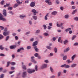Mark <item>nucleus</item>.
Wrapping results in <instances>:
<instances>
[{"label": "nucleus", "mask_w": 78, "mask_h": 78, "mask_svg": "<svg viewBox=\"0 0 78 78\" xmlns=\"http://www.w3.org/2000/svg\"><path fill=\"white\" fill-rule=\"evenodd\" d=\"M4 1L3 0H2L1 1V4L2 5H3V3H4Z\"/></svg>", "instance_id": "c03bdc74"}, {"label": "nucleus", "mask_w": 78, "mask_h": 78, "mask_svg": "<svg viewBox=\"0 0 78 78\" xmlns=\"http://www.w3.org/2000/svg\"><path fill=\"white\" fill-rule=\"evenodd\" d=\"M55 78V76H54V75L51 76V78Z\"/></svg>", "instance_id": "774afa93"}, {"label": "nucleus", "mask_w": 78, "mask_h": 78, "mask_svg": "<svg viewBox=\"0 0 78 78\" xmlns=\"http://www.w3.org/2000/svg\"><path fill=\"white\" fill-rule=\"evenodd\" d=\"M76 55H74L71 57V59L72 60V61H73L74 60V58H75L76 57Z\"/></svg>", "instance_id": "1a4fd4ad"}, {"label": "nucleus", "mask_w": 78, "mask_h": 78, "mask_svg": "<svg viewBox=\"0 0 78 78\" xmlns=\"http://www.w3.org/2000/svg\"><path fill=\"white\" fill-rule=\"evenodd\" d=\"M76 35H74L73 36L72 39V40H74L76 37Z\"/></svg>", "instance_id": "412c9836"}, {"label": "nucleus", "mask_w": 78, "mask_h": 78, "mask_svg": "<svg viewBox=\"0 0 78 78\" xmlns=\"http://www.w3.org/2000/svg\"><path fill=\"white\" fill-rule=\"evenodd\" d=\"M11 63L10 62H7V65H6V67H8L9 66V64Z\"/></svg>", "instance_id": "aec40b11"}, {"label": "nucleus", "mask_w": 78, "mask_h": 78, "mask_svg": "<svg viewBox=\"0 0 78 78\" xmlns=\"http://www.w3.org/2000/svg\"><path fill=\"white\" fill-rule=\"evenodd\" d=\"M0 28H1V29L2 30H3L4 29V27H2L1 26H0Z\"/></svg>", "instance_id": "bf43d9fd"}, {"label": "nucleus", "mask_w": 78, "mask_h": 78, "mask_svg": "<svg viewBox=\"0 0 78 78\" xmlns=\"http://www.w3.org/2000/svg\"><path fill=\"white\" fill-rule=\"evenodd\" d=\"M9 38V36H6V38H5V41H8Z\"/></svg>", "instance_id": "c85d7f7f"}, {"label": "nucleus", "mask_w": 78, "mask_h": 78, "mask_svg": "<svg viewBox=\"0 0 78 78\" xmlns=\"http://www.w3.org/2000/svg\"><path fill=\"white\" fill-rule=\"evenodd\" d=\"M57 27H62L61 26V25H60V24H59L58 23H57Z\"/></svg>", "instance_id": "58836bf2"}, {"label": "nucleus", "mask_w": 78, "mask_h": 78, "mask_svg": "<svg viewBox=\"0 0 78 78\" xmlns=\"http://www.w3.org/2000/svg\"><path fill=\"white\" fill-rule=\"evenodd\" d=\"M22 69H23L24 70H26L27 69L26 66L25 65H22Z\"/></svg>", "instance_id": "f3484780"}, {"label": "nucleus", "mask_w": 78, "mask_h": 78, "mask_svg": "<svg viewBox=\"0 0 78 78\" xmlns=\"http://www.w3.org/2000/svg\"><path fill=\"white\" fill-rule=\"evenodd\" d=\"M6 6H7L8 7H9L10 6V5L9 4H6Z\"/></svg>", "instance_id": "13d9d810"}, {"label": "nucleus", "mask_w": 78, "mask_h": 78, "mask_svg": "<svg viewBox=\"0 0 78 78\" xmlns=\"http://www.w3.org/2000/svg\"><path fill=\"white\" fill-rule=\"evenodd\" d=\"M16 2L18 3V4H19V5H20L22 3V2H20L19 0H16Z\"/></svg>", "instance_id": "2f4dec72"}, {"label": "nucleus", "mask_w": 78, "mask_h": 78, "mask_svg": "<svg viewBox=\"0 0 78 78\" xmlns=\"http://www.w3.org/2000/svg\"><path fill=\"white\" fill-rule=\"evenodd\" d=\"M15 64V63L14 62H12V63H11V65H14Z\"/></svg>", "instance_id": "69168bd1"}, {"label": "nucleus", "mask_w": 78, "mask_h": 78, "mask_svg": "<svg viewBox=\"0 0 78 78\" xmlns=\"http://www.w3.org/2000/svg\"><path fill=\"white\" fill-rule=\"evenodd\" d=\"M40 30H38L36 31V33H40Z\"/></svg>", "instance_id": "49530a36"}, {"label": "nucleus", "mask_w": 78, "mask_h": 78, "mask_svg": "<svg viewBox=\"0 0 78 78\" xmlns=\"http://www.w3.org/2000/svg\"><path fill=\"white\" fill-rule=\"evenodd\" d=\"M31 46H28L27 47V49H28V50H29L30 49H31Z\"/></svg>", "instance_id": "09e8293b"}, {"label": "nucleus", "mask_w": 78, "mask_h": 78, "mask_svg": "<svg viewBox=\"0 0 78 78\" xmlns=\"http://www.w3.org/2000/svg\"><path fill=\"white\" fill-rule=\"evenodd\" d=\"M74 20L78 22V17H75V18H74Z\"/></svg>", "instance_id": "72a5a7b5"}, {"label": "nucleus", "mask_w": 78, "mask_h": 78, "mask_svg": "<svg viewBox=\"0 0 78 78\" xmlns=\"http://www.w3.org/2000/svg\"><path fill=\"white\" fill-rule=\"evenodd\" d=\"M27 75V73L26 72H24L22 74V77L23 78H24Z\"/></svg>", "instance_id": "0eeeda50"}, {"label": "nucleus", "mask_w": 78, "mask_h": 78, "mask_svg": "<svg viewBox=\"0 0 78 78\" xmlns=\"http://www.w3.org/2000/svg\"><path fill=\"white\" fill-rule=\"evenodd\" d=\"M50 70L52 73H53L54 70L51 67H50Z\"/></svg>", "instance_id": "cd10ccee"}, {"label": "nucleus", "mask_w": 78, "mask_h": 78, "mask_svg": "<svg viewBox=\"0 0 78 78\" xmlns=\"http://www.w3.org/2000/svg\"><path fill=\"white\" fill-rule=\"evenodd\" d=\"M47 67V65L45 64H43L41 66V69H44L45 68H46Z\"/></svg>", "instance_id": "39448f33"}, {"label": "nucleus", "mask_w": 78, "mask_h": 78, "mask_svg": "<svg viewBox=\"0 0 78 78\" xmlns=\"http://www.w3.org/2000/svg\"><path fill=\"white\" fill-rule=\"evenodd\" d=\"M9 13L11 14H12V15H13V13L11 11H10L9 12Z\"/></svg>", "instance_id": "864d4df0"}, {"label": "nucleus", "mask_w": 78, "mask_h": 78, "mask_svg": "<svg viewBox=\"0 0 78 78\" xmlns=\"http://www.w3.org/2000/svg\"><path fill=\"white\" fill-rule=\"evenodd\" d=\"M20 5V4H19L17 3H16L15 4H14V5L13 8H16L17 7V6H18V5Z\"/></svg>", "instance_id": "ddd939ff"}, {"label": "nucleus", "mask_w": 78, "mask_h": 78, "mask_svg": "<svg viewBox=\"0 0 78 78\" xmlns=\"http://www.w3.org/2000/svg\"><path fill=\"white\" fill-rule=\"evenodd\" d=\"M35 6V3L34 2H31L30 4V6L31 7H34Z\"/></svg>", "instance_id": "20e7f679"}, {"label": "nucleus", "mask_w": 78, "mask_h": 78, "mask_svg": "<svg viewBox=\"0 0 78 78\" xmlns=\"http://www.w3.org/2000/svg\"><path fill=\"white\" fill-rule=\"evenodd\" d=\"M61 38H62V37H60L58 38V42H60V41H61Z\"/></svg>", "instance_id": "c756f323"}, {"label": "nucleus", "mask_w": 78, "mask_h": 78, "mask_svg": "<svg viewBox=\"0 0 78 78\" xmlns=\"http://www.w3.org/2000/svg\"><path fill=\"white\" fill-rule=\"evenodd\" d=\"M33 19H34V20H37V16H33Z\"/></svg>", "instance_id": "4be33fe9"}, {"label": "nucleus", "mask_w": 78, "mask_h": 78, "mask_svg": "<svg viewBox=\"0 0 78 78\" xmlns=\"http://www.w3.org/2000/svg\"><path fill=\"white\" fill-rule=\"evenodd\" d=\"M46 48L49 50H51V48L49 46H47L46 47Z\"/></svg>", "instance_id": "4c0bfd02"}, {"label": "nucleus", "mask_w": 78, "mask_h": 78, "mask_svg": "<svg viewBox=\"0 0 78 78\" xmlns=\"http://www.w3.org/2000/svg\"><path fill=\"white\" fill-rule=\"evenodd\" d=\"M65 18L66 19V18H69V16L68 15H65Z\"/></svg>", "instance_id": "e433bc0d"}, {"label": "nucleus", "mask_w": 78, "mask_h": 78, "mask_svg": "<svg viewBox=\"0 0 78 78\" xmlns=\"http://www.w3.org/2000/svg\"><path fill=\"white\" fill-rule=\"evenodd\" d=\"M49 13H47L45 16H44V20H47L48 19L47 17L48 16Z\"/></svg>", "instance_id": "9b49d317"}, {"label": "nucleus", "mask_w": 78, "mask_h": 78, "mask_svg": "<svg viewBox=\"0 0 78 78\" xmlns=\"http://www.w3.org/2000/svg\"><path fill=\"white\" fill-rule=\"evenodd\" d=\"M35 72V70H32L31 69H28L27 72L31 74Z\"/></svg>", "instance_id": "f257e3e1"}, {"label": "nucleus", "mask_w": 78, "mask_h": 78, "mask_svg": "<svg viewBox=\"0 0 78 78\" xmlns=\"http://www.w3.org/2000/svg\"><path fill=\"white\" fill-rule=\"evenodd\" d=\"M19 50H24V48H23L22 47V48H20V49H18Z\"/></svg>", "instance_id": "052dcab7"}, {"label": "nucleus", "mask_w": 78, "mask_h": 78, "mask_svg": "<svg viewBox=\"0 0 78 78\" xmlns=\"http://www.w3.org/2000/svg\"><path fill=\"white\" fill-rule=\"evenodd\" d=\"M37 66H35V70H36V71H37L38 69H37Z\"/></svg>", "instance_id": "37998d69"}, {"label": "nucleus", "mask_w": 78, "mask_h": 78, "mask_svg": "<svg viewBox=\"0 0 78 78\" xmlns=\"http://www.w3.org/2000/svg\"><path fill=\"white\" fill-rule=\"evenodd\" d=\"M51 28H52V27H50L49 26H48V30H50Z\"/></svg>", "instance_id": "680f3d73"}, {"label": "nucleus", "mask_w": 78, "mask_h": 78, "mask_svg": "<svg viewBox=\"0 0 78 78\" xmlns=\"http://www.w3.org/2000/svg\"><path fill=\"white\" fill-rule=\"evenodd\" d=\"M16 45H13V46H10V49H13V48H14L16 47Z\"/></svg>", "instance_id": "f8f14e48"}, {"label": "nucleus", "mask_w": 78, "mask_h": 78, "mask_svg": "<svg viewBox=\"0 0 78 78\" xmlns=\"http://www.w3.org/2000/svg\"><path fill=\"white\" fill-rule=\"evenodd\" d=\"M3 36H2V35L0 34V40L2 39L3 38Z\"/></svg>", "instance_id": "ea45409f"}, {"label": "nucleus", "mask_w": 78, "mask_h": 78, "mask_svg": "<svg viewBox=\"0 0 78 78\" xmlns=\"http://www.w3.org/2000/svg\"><path fill=\"white\" fill-rule=\"evenodd\" d=\"M77 65L76 64H73L71 66V67L72 68H74Z\"/></svg>", "instance_id": "6ab92c4d"}, {"label": "nucleus", "mask_w": 78, "mask_h": 78, "mask_svg": "<svg viewBox=\"0 0 78 78\" xmlns=\"http://www.w3.org/2000/svg\"><path fill=\"white\" fill-rule=\"evenodd\" d=\"M76 8V7L75 6H72V9H74Z\"/></svg>", "instance_id": "5fc2aeb1"}, {"label": "nucleus", "mask_w": 78, "mask_h": 78, "mask_svg": "<svg viewBox=\"0 0 78 78\" xmlns=\"http://www.w3.org/2000/svg\"><path fill=\"white\" fill-rule=\"evenodd\" d=\"M67 43H68V41L66 40L64 41V44H67Z\"/></svg>", "instance_id": "473e14b6"}, {"label": "nucleus", "mask_w": 78, "mask_h": 78, "mask_svg": "<svg viewBox=\"0 0 78 78\" xmlns=\"http://www.w3.org/2000/svg\"><path fill=\"white\" fill-rule=\"evenodd\" d=\"M11 70H13L14 69H15V68L14 67H11Z\"/></svg>", "instance_id": "e2e57ef3"}, {"label": "nucleus", "mask_w": 78, "mask_h": 78, "mask_svg": "<svg viewBox=\"0 0 78 78\" xmlns=\"http://www.w3.org/2000/svg\"><path fill=\"white\" fill-rule=\"evenodd\" d=\"M5 55L3 54H1L0 55V56H4Z\"/></svg>", "instance_id": "338daca9"}, {"label": "nucleus", "mask_w": 78, "mask_h": 78, "mask_svg": "<svg viewBox=\"0 0 78 78\" xmlns=\"http://www.w3.org/2000/svg\"><path fill=\"white\" fill-rule=\"evenodd\" d=\"M35 56L36 57H37L39 56V54L37 53H36L35 54Z\"/></svg>", "instance_id": "a19ab883"}, {"label": "nucleus", "mask_w": 78, "mask_h": 78, "mask_svg": "<svg viewBox=\"0 0 78 78\" xmlns=\"http://www.w3.org/2000/svg\"><path fill=\"white\" fill-rule=\"evenodd\" d=\"M34 48L35 49V51L37 52H38V51L39 50L37 48V47L36 46L34 47Z\"/></svg>", "instance_id": "5701e85b"}, {"label": "nucleus", "mask_w": 78, "mask_h": 78, "mask_svg": "<svg viewBox=\"0 0 78 78\" xmlns=\"http://www.w3.org/2000/svg\"><path fill=\"white\" fill-rule=\"evenodd\" d=\"M37 45V41H36L33 43V46H35L36 45Z\"/></svg>", "instance_id": "9d476101"}, {"label": "nucleus", "mask_w": 78, "mask_h": 78, "mask_svg": "<svg viewBox=\"0 0 78 78\" xmlns=\"http://www.w3.org/2000/svg\"><path fill=\"white\" fill-rule=\"evenodd\" d=\"M51 14L52 15H55L56 14H57V12L55 11L53 12H52Z\"/></svg>", "instance_id": "a211bd4d"}, {"label": "nucleus", "mask_w": 78, "mask_h": 78, "mask_svg": "<svg viewBox=\"0 0 78 78\" xmlns=\"http://www.w3.org/2000/svg\"><path fill=\"white\" fill-rule=\"evenodd\" d=\"M25 3H29V1L28 0H26V1L25 2Z\"/></svg>", "instance_id": "0e129e2a"}, {"label": "nucleus", "mask_w": 78, "mask_h": 78, "mask_svg": "<svg viewBox=\"0 0 78 78\" xmlns=\"http://www.w3.org/2000/svg\"><path fill=\"white\" fill-rule=\"evenodd\" d=\"M70 67V66L69 65H66V64L65 66V68H66V69H69Z\"/></svg>", "instance_id": "2eb2a0df"}, {"label": "nucleus", "mask_w": 78, "mask_h": 78, "mask_svg": "<svg viewBox=\"0 0 78 78\" xmlns=\"http://www.w3.org/2000/svg\"><path fill=\"white\" fill-rule=\"evenodd\" d=\"M12 8L11 7L8 8V10H12Z\"/></svg>", "instance_id": "3c124183"}, {"label": "nucleus", "mask_w": 78, "mask_h": 78, "mask_svg": "<svg viewBox=\"0 0 78 78\" xmlns=\"http://www.w3.org/2000/svg\"><path fill=\"white\" fill-rule=\"evenodd\" d=\"M54 51L55 53H57V48H54Z\"/></svg>", "instance_id": "f704fd0d"}, {"label": "nucleus", "mask_w": 78, "mask_h": 78, "mask_svg": "<svg viewBox=\"0 0 78 78\" xmlns=\"http://www.w3.org/2000/svg\"><path fill=\"white\" fill-rule=\"evenodd\" d=\"M31 62H33L34 63H37V62L35 61L33 59L34 58V56L31 57Z\"/></svg>", "instance_id": "423d86ee"}, {"label": "nucleus", "mask_w": 78, "mask_h": 78, "mask_svg": "<svg viewBox=\"0 0 78 78\" xmlns=\"http://www.w3.org/2000/svg\"><path fill=\"white\" fill-rule=\"evenodd\" d=\"M0 49L2 50H3L4 49V47H2V45L0 46Z\"/></svg>", "instance_id": "bb28decb"}, {"label": "nucleus", "mask_w": 78, "mask_h": 78, "mask_svg": "<svg viewBox=\"0 0 78 78\" xmlns=\"http://www.w3.org/2000/svg\"><path fill=\"white\" fill-rule=\"evenodd\" d=\"M49 25L51 27L52 26V23H49Z\"/></svg>", "instance_id": "4d7b16f0"}, {"label": "nucleus", "mask_w": 78, "mask_h": 78, "mask_svg": "<svg viewBox=\"0 0 78 78\" xmlns=\"http://www.w3.org/2000/svg\"><path fill=\"white\" fill-rule=\"evenodd\" d=\"M31 12H36V10L35 9H33L32 10V11H31Z\"/></svg>", "instance_id": "de8ad7c7"}, {"label": "nucleus", "mask_w": 78, "mask_h": 78, "mask_svg": "<svg viewBox=\"0 0 78 78\" xmlns=\"http://www.w3.org/2000/svg\"><path fill=\"white\" fill-rule=\"evenodd\" d=\"M67 57L66 56H64V57H63V60H66Z\"/></svg>", "instance_id": "393cba45"}, {"label": "nucleus", "mask_w": 78, "mask_h": 78, "mask_svg": "<svg viewBox=\"0 0 78 78\" xmlns=\"http://www.w3.org/2000/svg\"><path fill=\"white\" fill-rule=\"evenodd\" d=\"M61 74L62 72H58V77L60 76H61Z\"/></svg>", "instance_id": "b1692460"}, {"label": "nucleus", "mask_w": 78, "mask_h": 78, "mask_svg": "<svg viewBox=\"0 0 78 78\" xmlns=\"http://www.w3.org/2000/svg\"><path fill=\"white\" fill-rule=\"evenodd\" d=\"M66 64H64L63 65H62L60 66V67H62V68L65 67Z\"/></svg>", "instance_id": "a18cd8bd"}, {"label": "nucleus", "mask_w": 78, "mask_h": 78, "mask_svg": "<svg viewBox=\"0 0 78 78\" xmlns=\"http://www.w3.org/2000/svg\"><path fill=\"white\" fill-rule=\"evenodd\" d=\"M3 15L5 16H7V13L6 12V10L5 9H4L3 11Z\"/></svg>", "instance_id": "6e6552de"}, {"label": "nucleus", "mask_w": 78, "mask_h": 78, "mask_svg": "<svg viewBox=\"0 0 78 78\" xmlns=\"http://www.w3.org/2000/svg\"><path fill=\"white\" fill-rule=\"evenodd\" d=\"M74 46H77L78 45V43H75L74 44Z\"/></svg>", "instance_id": "6e6d98bb"}, {"label": "nucleus", "mask_w": 78, "mask_h": 78, "mask_svg": "<svg viewBox=\"0 0 78 78\" xmlns=\"http://www.w3.org/2000/svg\"><path fill=\"white\" fill-rule=\"evenodd\" d=\"M77 11V9H75V10H74L72 12V15H74L75 13H76Z\"/></svg>", "instance_id": "4468645a"}, {"label": "nucleus", "mask_w": 78, "mask_h": 78, "mask_svg": "<svg viewBox=\"0 0 78 78\" xmlns=\"http://www.w3.org/2000/svg\"><path fill=\"white\" fill-rule=\"evenodd\" d=\"M4 76V74H2V75L0 76V78H3Z\"/></svg>", "instance_id": "c9c22d12"}, {"label": "nucleus", "mask_w": 78, "mask_h": 78, "mask_svg": "<svg viewBox=\"0 0 78 78\" xmlns=\"http://www.w3.org/2000/svg\"><path fill=\"white\" fill-rule=\"evenodd\" d=\"M69 50V47L66 50H64V52H67Z\"/></svg>", "instance_id": "dca6fc26"}, {"label": "nucleus", "mask_w": 78, "mask_h": 78, "mask_svg": "<svg viewBox=\"0 0 78 78\" xmlns=\"http://www.w3.org/2000/svg\"><path fill=\"white\" fill-rule=\"evenodd\" d=\"M51 0H46L45 1V2L47 4H48L49 5H52V3L50 2Z\"/></svg>", "instance_id": "f03ea898"}, {"label": "nucleus", "mask_w": 78, "mask_h": 78, "mask_svg": "<svg viewBox=\"0 0 78 78\" xmlns=\"http://www.w3.org/2000/svg\"><path fill=\"white\" fill-rule=\"evenodd\" d=\"M9 31H6L5 32H3V35L5 36L9 35Z\"/></svg>", "instance_id": "7ed1b4c3"}, {"label": "nucleus", "mask_w": 78, "mask_h": 78, "mask_svg": "<svg viewBox=\"0 0 78 78\" xmlns=\"http://www.w3.org/2000/svg\"><path fill=\"white\" fill-rule=\"evenodd\" d=\"M43 27L44 28V30H45L47 29V26L45 25H43Z\"/></svg>", "instance_id": "79ce46f5"}, {"label": "nucleus", "mask_w": 78, "mask_h": 78, "mask_svg": "<svg viewBox=\"0 0 78 78\" xmlns=\"http://www.w3.org/2000/svg\"><path fill=\"white\" fill-rule=\"evenodd\" d=\"M0 16V20H2V19H3L4 18H3V16Z\"/></svg>", "instance_id": "8fccbe9b"}, {"label": "nucleus", "mask_w": 78, "mask_h": 78, "mask_svg": "<svg viewBox=\"0 0 78 78\" xmlns=\"http://www.w3.org/2000/svg\"><path fill=\"white\" fill-rule=\"evenodd\" d=\"M44 35L45 36H47L48 35V34L47 33H45L44 34Z\"/></svg>", "instance_id": "603ef678"}, {"label": "nucleus", "mask_w": 78, "mask_h": 78, "mask_svg": "<svg viewBox=\"0 0 78 78\" xmlns=\"http://www.w3.org/2000/svg\"><path fill=\"white\" fill-rule=\"evenodd\" d=\"M25 17H26L25 15H24V16L21 15L20 16V17L21 19H23Z\"/></svg>", "instance_id": "a878e982"}, {"label": "nucleus", "mask_w": 78, "mask_h": 78, "mask_svg": "<svg viewBox=\"0 0 78 78\" xmlns=\"http://www.w3.org/2000/svg\"><path fill=\"white\" fill-rule=\"evenodd\" d=\"M66 62H68V63H72V61H70V60H67Z\"/></svg>", "instance_id": "7c9ffc66"}]
</instances>
